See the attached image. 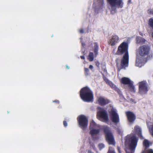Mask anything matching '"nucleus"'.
Segmentation results:
<instances>
[{
  "instance_id": "obj_1",
  "label": "nucleus",
  "mask_w": 153,
  "mask_h": 153,
  "mask_svg": "<svg viewBox=\"0 0 153 153\" xmlns=\"http://www.w3.org/2000/svg\"><path fill=\"white\" fill-rule=\"evenodd\" d=\"M128 45L127 43L123 42L119 46L117 51L115 53L117 55L124 53L121 62V68H118L119 70L122 68H125L128 65L129 54L128 52Z\"/></svg>"
},
{
  "instance_id": "obj_2",
  "label": "nucleus",
  "mask_w": 153,
  "mask_h": 153,
  "mask_svg": "<svg viewBox=\"0 0 153 153\" xmlns=\"http://www.w3.org/2000/svg\"><path fill=\"white\" fill-rule=\"evenodd\" d=\"M138 140L137 138L133 134L128 135L126 137L125 145H129V147L125 149L126 153H134L137 145Z\"/></svg>"
},
{
  "instance_id": "obj_3",
  "label": "nucleus",
  "mask_w": 153,
  "mask_h": 153,
  "mask_svg": "<svg viewBox=\"0 0 153 153\" xmlns=\"http://www.w3.org/2000/svg\"><path fill=\"white\" fill-rule=\"evenodd\" d=\"M80 96L82 100L85 102L91 101L93 98L91 91L88 88L86 87L83 88L81 90Z\"/></svg>"
},
{
  "instance_id": "obj_4",
  "label": "nucleus",
  "mask_w": 153,
  "mask_h": 153,
  "mask_svg": "<svg viewBox=\"0 0 153 153\" xmlns=\"http://www.w3.org/2000/svg\"><path fill=\"white\" fill-rule=\"evenodd\" d=\"M110 5V9L111 13H114L116 7L122 8L123 6V2L122 0H107Z\"/></svg>"
},
{
  "instance_id": "obj_5",
  "label": "nucleus",
  "mask_w": 153,
  "mask_h": 153,
  "mask_svg": "<svg viewBox=\"0 0 153 153\" xmlns=\"http://www.w3.org/2000/svg\"><path fill=\"white\" fill-rule=\"evenodd\" d=\"M99 111L97 112V116L99 119L103 122L106 123L108 120L107 111L103 108H98Z\"/></svg>"
},
{
  "instance_id": "obj_6",
  "label": "nucleus",
  "mask_w": 153,
  "mask_h": 153,
  "mask_svg": "<svg viewBox=\"0 0 153 153\" xmlns=\"http://www.w3.org/2000/svg\"><path fill=\"white\" fill-rule=\"evenodd\" d=\"M79 124L82 129H85L87 126L88 120L87 117L84 115H81L77 118Z\"/></svg>"
},
{
  "instance_id": "obj_7",
  "label": "nucleus",
  "mask_w": 153,
  "mask_h": 153,
  "mask_svg": "<svg viewBox=\"0 0 153 153\" xmlns=\"http://www.w3.org/2000/svg\"><path fill=\"white\" fill-rule=\"evenodd\" d=\"M104 130L105 133L106 140L108 143L114 145L115 143L113 137L109 128L106 127H105L104 128Z\"/></svg>"
},
{
  "instance_id": "obj_8",
  "label": "nucleus",
  "mask_w": 153,
  "mask_h": 153,
  "mask_svg": "<svg viewBox=\"0 0 153 153\" xmlns=\"http://www.w3.org/2000/svg\"><path fill=\"white\" fill-rule=\"evenodd\" d=\"M100 126L97 124L95 122L92 121L90 124V133L92 136H94L99 133V130L97 128H99Z\"/></svg>"
},
{
  "instance_id": "obj_9",
  "label": "nucleus",
  "mask_w": 153,
  "mask_h": 153,
  "mask_svg": "<svg viewBox=\"0 0 153 153\" xmlns=\"http://www.w3.org/2000/svg\"><path fill=\"white\" fill-rule=\"evenodd\" d=\"M110 110L109 111L111 119L114 123H117L119 121L118 116L116 113L115 109L112 107L110 106Z\"/></svg>"
},
{
  "instance_id": "obj_10",
  "label": "nucleus",
  "mask_w": 153,
  "mask_h": 153,
  "mask_svg": "<svg viewBox=\"0 0 153 153\" xmlns=\"http://www.w3.org/2000/svg\"><path fill=\"white\" fill-rule=\"evenodd\" d=\"M139 93L141 94H146L148 91V88L146 82L142 81L140 83L139 86Z\"/></svg>"
},
{
  "instance_id": "obj_11",
  "label": "nucleus",
  "mask_w": 153,
  "mask_h": 153,
  "mask_svg": "<svg viewBox=\"0 0 153 153\" xmlns=\"http://www.w3.org/2000/svg\"><path fill=\"white\" fill-rule=\"evenodd\" d=\"M119 38L117 35H113L108 40V43L109 45L113 46L116 44L119 41Z\"/></svg>"
},
{
  "instance_id": "obj_12",
  "label": "nucleus",
  "mask_w": 153,
  "mask_h": 153,
  "mask_svg": "<svg viewBox=\"0 0 153 153\" xmlns=\"http://www.w3.org/2000/svg\"><path fill=\"white\" fill-rule=\"evenodd\" d=\"M149 48L146 46H142L140 47L139 52L141 56H145L147 55L149 51Z\"/></svg>"
},
{
  "instance_id": "obj_13",
  "label": "nucleus",
  "mask_w": 153,
  "mask_h": 153,
  "mask_svg": "<svg viewBox=\"0 0 153 153\" xmlns=\"http://www.w3.org/2000/svg\"><path fill=\"white\" fill-rule=\"evenodd\" d=\"M145 62L142 60V58L140 56H137L136 65L137 66L141 67L144 65Z\"/></svg>"
},
{
  "instance_id": "obj_14",
  "label": "nucleus",
  "mask_w": 153,
  "mask_h": 153,
  "mask_svg": "<svg viewBox=\"0 0 153 153\" xmlns=\"http://www.w3.org/2000/svg\"><path fill=\"white\" fill-rule=\"evenodd\" d=\"M128 120L130 122H133L135 119V117L134 114L131 112H126Z\"/></svg>"
},
{
  "instance_id": "obj_15",
  "label": "nucleus",
  "mask_w": 153,
  "mask_h": 153,
  "mask_svg": "<svg viewBox=\"0 0 153 153\" xmlns=\"http://www.w3.org/2000/svg\"><path fill=\"white\" fill-rule=\"evenodd\" d=\"M121 82L122 83L124 84H129L131 86V87L133 89H134V86L131 85V82L130 79L126 77H123L122 78L121 80Z\"/></svg>"
},
{
  "instance_id": "obj_16",
  "label": "nucleus",
  "mask_w": 153,
  "mask_h": 153,
  "mask_svg": "<svg viewBox=\"0 0 153 153\" xmlns=\"http://www.w3.org/2000/svg\"><path fill=\"white\" fill-rule=\"evenodd\" d=\"M98 102L101 105H104L109 103L108 100L102 97H99L98 100Z\"/></svg>"
},
{
  "instance_id": "obj_17",
  "label": "nucleus",
  "mask_w": 153,
  "mask_h": 153,
  "mask_svg": "<svg viewBox=\"0 0 153 153\" xmlns=\"http://www.w3.org/2000/svg\"><path fill=\"white\" fill-rule=\"evenodd\" d=\"M133 131V132L137 133L139 136L142 137L141 129L139 126H135L134 127Z\"/></svg>"
},
{
  "instance_id": "obj_18",
  "label": "nucleus",
  "mask_w": 153,
  "mask_h": 153,
  "mask_svg": "<svg viewBox=\"0 0 153 153\" xmlns=\"http://www.w3.org/2000/svg\"><path fill=\"white\" fill-rule=\"evenodd\" d=\"M145 41V40L143 38L140 37H138L137 38V41L138 43H144Z\"/></svg>"
},
{
  "instance_id": "obj_19",
  "label": "nucleus",
  "mask_w": 153,
  "mask_h": 153,
  "mask_svg": "<svg viewBox=\"0 0 153 153\" xmlns=\"http://www.w3.org/2000/svg\"><path fill=\"white\" fill-rule=\"evenodd\" d=\"M143 144L144 146L148 147L150 145V143L148 140L145 139L143 142Z\"/></svg>"
},
{
  "instance_id": "obj_20",
  "label": "nucleus",
  "mask_w": 153,
  "mask_h": 153,
  "mask_svg": "<svg viewBox=\"0 0 153 153\" xmlns=\"http://www.w3.org/2000/svg\"><path fill=\"white\" fill-rule=\"evenodd\" d=\"M88 59L90 61H92L93 60L94 58L93 53H92L91 52L89 53L88 56Z\"/></svg>"
},
{
  "instance_id": "obj_21",
  "label": "nucleus",
  "mask_w": 153,
  "mask_h": 153,
  "mask_svg": "<svg viewBox=\"0 0 153 153\" xmlns=\"http://www.w3.org/2000/svg\"><path fill=\"white\" fill-rule=\"evenodd\" d=\"M149 24L153 29V19H151L149 20Z\"/></svg>"
},
{
  "instance_id": "obj_22",
  "label": "nucleus",
  "mask_w": 153,
  "mask_h": 153,
  "mask_svg": "<svg viewBox=\"0 0 153 153\" xmlns=\"http://www.w3.org/2000/svg\"><path fill=\"white\" fill-rule=\"evenodd\" d=\"M108 153H115L113 150L112 147H110L109 148V149Z\"/></svg>"
},
{
  "instance_id": "obj_23",
  "label": "nucleus",
  "mask_w": 153,
  "mask_h": 153,
  "mask_svg": "<svg viewBox=\"0 0 153 153\" xmlns=\"http://www.w3.org/2000/svg\"><path fill=\"white\" fill-rule=\"evenodd\" d=\"M143 153H153V150L152 149H149L147 151H144Z\"/></svg>"
},
{
  "instance_id": "obj_24",
  "label": "nucleus",
  "mask_w": 153,
  "mask_h": 153,
  "mask_svg": "<svg viewBox=\"0 0 153 153\" xmlns=\"http://www.w3.org/2000/svg\"><path fill=\"white\" fill-rule=\"evenodd\" d=\"M104 145L103 144L101 143L99 145V147L100 150H101L102 149L104 148Z\"/></svg>"
},
{
  "instance_id": "obj_25",
  "label": "nucleus",
  "mask_w": 153,
  "mask_h": 153,
  "mask_svg": "<svg viewBox=\"0 0 153 153\" xmlns=\"http://www.w3.org/2000/svg\"><path fill=\"white\" fill-rule=\"evenodd\" d=\"M85 72L86 75H88V74L89 70L88 68H84Z\"/></svg>"
},
{
  "instance_id": "obj_26",
  "label": "nucleus",
  "mask_w": 153,
  "mask_h": 153,
  "mask_svg": "<svg viewBox=\"0 0 153 153\" xmlns=\"http://www.w3.org/2000/svg\"><path fill=\"white\" fill-rule=\"evenodd\" d=\"M148 12L151 14H153V9H150L148 10Z\"/></svg>"
},
{
  "instance_id": "obj_27",
  "label": "nucleus",
  "mask_w": 153,
  "mask_h": 153,
  "mask_svg": "<svg viewBox=\"0 0 153 153\" xmlns=\"http://www.w3.org/2000/svg\"><path fill=\"white\" fill-rule=\"evenodd\" d=\"M96 65L97 67H99V66L100 65L99 62L97 61H96Z\"/></svg>"
},
{
  "instance_id": "obj_28",
  "label": "nucleus",
  "mask_w": 153,
  "mask_h": 153,
  "mask_svg": "<svg viewBox=\"0 0 153 153\" xmlns=\"http://www.w3.org/2000/svg\"><path fill=\"white\" fill-rule=\"evenodd\" d=\"M105 81L106 82V83L108 84L110 83V82L109 80H108L107 79H104Z\"/></svg>"
},
{
  "instance_id": "obj_29",
  "label": "nucleus",
  "mask_w": 153,
  "mask_h": 153,
  "mask_svg": "<svg viewBox=\"0 0 153 153\" xmlns=\"http://www.w3.org/2000/svg\"><path fill=\"white\" fill-rule=\"evenodd\" d=\"M129 102H134V100L132 99H129L128 100Z\"/></svg>"
},
{
  "instance_id": "obj_30",
  "label": "nucleus",
  "mask_w": 153,
  "mask_h": 153,
  "mask_svg": "<svg viewBox=\"0 0 153 153\" xmlns=\"http://www.w3.org/2000/svg\"><path fill=\"white\" fill-rule=\"evenodd\" d=\"M63 124L64 126L65 127H66L67 126V123L65 121H64L63 122Z\"/></svg>"
},
{
  "instance_id": "obj_31",
  "label": "nucleus",
  "mask_w": 153,
  "mask_h": 153,
  "mask_svg": "<svg viewBox=\"0 0 153 153\" xmlns=\"http://www.w3.org/2000/svg\"><path fill=\"white\" fill-rule=\"evenodd\" d=\"M98 49L97 48H96L95 50V53L96 55H97V54Z\"/></svg>"
},
{
  "instance_id": "obj_32",
  "label": "nucleus",
  "mask_w": 153,
  "mask_h": 153,
  "mask_svg": "<svg viewBox=\"0 0 153 153\" xmlns=\"http://www.w3.org/2000/svg\"><path fill=\"white\" fill-rule=\"evenodd\" d=\"M79 32L80 33H83L84 32V30L83 29H81L79 30Z\"/></svg>"
},
{
  "instance_id": "obj_33",
  "label": "nucleus",
  "mask_w": 153,
  "mask_h": 153,
  "mask_svg": "<svg viewBox=\"0 0 153 153\" xmlns=\"http://www.w3.org/2000/svg\"><path fill=\"white\" fill-rule=\"evenodd\" d=\"M93 67L92 65H90L89 66V68L91 70H92L93 69Z\"/></svg>"
},
{
  "instance_id": "obj_34",
  "label": "nucleus",
  "mask_w": 153,
  "mask_h": 153,
  "mask_svg": "<svg viewBox=\"0 0 153 153\" xmlns=\"http://www.w3.org/2000/svg\"><path fill=\"white\" fill-rule=\"evenodd\" d=\"M117 150H118V151L119 153H121L120 149V148H119V147H117Z\"/></svg>"
},
{
  "instance_id": "obj_35",
  "label": "nucleus",
  "mask_w": 153,
  "mask_h": 153,
  "mask_svg": "<svg viewBox=\"0 0 153 153\" xmlns=\"http://www.w3.org/2000/svg\"><path fill=\"white\" fill-rule=\"evenodd\" d=\"M80 57H81V59H84L85 58V57L83 56H80Z\"/></svg>"
},
{
  "instance_id": "obj_36",
  "label": "nucleus",
  "mask_w": 153,
  "mask_h": 153,
  "mask_svg": "<svg viewBox=\"0 0 153 153\" xmlns=\"http://www.w3.org/2000/svg\"><path fill=\"white\" fill-rule=\"evenodd\" d=\"M66 68L68 69H69L70 68V67L68 66L67 65H66Z\"/></svg>"
},
{
  "instance_id": "obj_37",
  "label": "nucleus",
  "mask_w": 153,
  "mask_h": 153,
  "mask_svg": "<svg viewBox=\"0 0 153 153\" xmlns=\"http://www.w3.org/2000/svg\"><path fill=\"white\" fill-rule=\"evenodd\" d=\"M152 134L153 135V126H152Z\"/></svg>"
},
{
  "instance_id": "obj_38",
  "label": "nucleus",
  "mask_w": 153,
  "mask_h": 153,
  "mask_svg": "<svg viewBox=\"0 0 153 153\" xmlns=\"http://www.w3.org/2000/svg\"><path fill=\"white\" fill-rule=\"evenodd\" d=\"M57 101H57V100H56V101H53V102H57Z\"/></svg>"
},
{
  "instance_id": "obj_39",
  "label": "nucleus",
  "mask_w": 153,
  "mask_h": 153,
  "mask_svg": "<svg viewBox=\"0 0 153 153\" xmlns=\"http://www.w3.org/2000/svg\"><path fill=\"white\" fill-rule=\"evenodd\" d=\"M53 35H52L51 36V37H53Z\"/></svg>"
},
{
  "instance_id": "obj_40",
  "label": "nucleus",
  "mask_w": 153,
  "mask_h": 153,
  "mask_svg": "<svg viewBox=\"0 0 153 153\" xmlns=\"http://www.w3.org/2000/svg\"><path fill=\"white\" fill-rule=\"evenodd\" d=\"M82 45H84V44L83 43H82Z\"/></svg>"
}]
</instances>
